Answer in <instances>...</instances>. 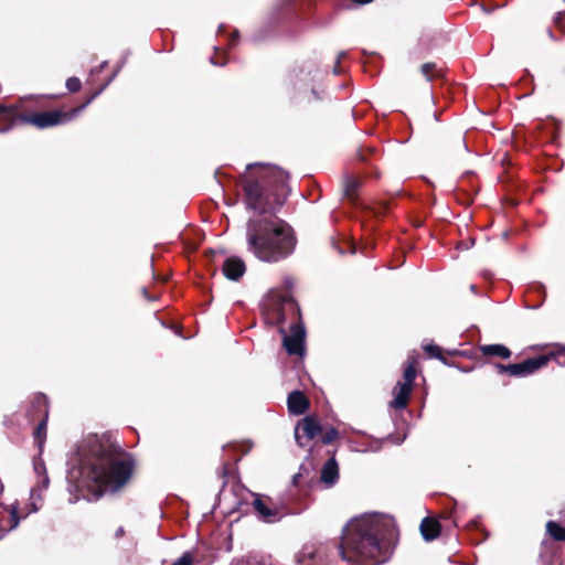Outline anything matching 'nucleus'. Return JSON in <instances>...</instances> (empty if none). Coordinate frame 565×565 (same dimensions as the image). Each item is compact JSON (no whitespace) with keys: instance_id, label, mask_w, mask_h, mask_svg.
Instances as JSON below:
<instances>
[{"instance_id":"nucleus-5","label":"nucleus","mask_w":565,"mask_h":565,"mask_svg":"<svg viewBox=\"0 0 565 565\" xmlns=\"http://www.w3.org/2000/svg\"><path fill=\"white\" fill-rule=\"evenodd\" d=\"M111 77L78 106L68 110L52 109L39 113H21L18 106L0 105V132L10 130L15 124L32 125L39 129L66 125L73 121L110 83Z\"/></svg>"},{"instance_id":"nucleus-15","label":"nucleus","mask_w":565,"mask_h":565,"mask_svg":"<svg viewBox=\"0 0 565 565\" xmlns=\"http://www.w3.org/2000/svg\"><path fill=\"white\" fill-rule=\"evenodd\" d=\"M562 557V547L558 543L544 540L541 544L540 558L543 563L553 565L557 563Z\"/></svg>"},{"instance_id":"nucleus-13","label":"nucleus","mask_w":565,"mask_h":565,"mask_svg":"<svg viewBox=\"0 0 565 565\" xmlns=\"http://www.w3.org/2000/svg\"><path fill=\"white\" fill-rule=\"evenodd\" d=\"M222 271L230 280H238L246 271V265L239 257L232 256L224 260Z\"/></svg>"},{"instance_id":"nucleus-7","label":"nucleus","mask_w":565,"mask_h":565,"mask_svg":"<svg viewBox=\"0 0 565 565\" xmlns=\"http://www.w3.org/2000/svg\"><path fill=\"white\" fill-rule=\"evenodd\" d=\"M559 353H564V351H561L559 349L552 350L548 353L541 354V355H537L534 358H529V359L524 360L523 362L515 363V364L505 365V364L495 362V363H493V366L497 370V372L500 374H508L513 377H524V376L531 375L534 372H536L537 370L546 366L547 363L552 359H554L556 355H558Z\"/></svg>"},{"instance_id":"nucleus-10","label":"nucleus","mask_w":565,"mask_h":565,"mask_svg":"<svg viewBox=\"0 0 565 565\" xmlns=\"http://www.w3.org/2000/svg\"><path fill=\"white\" fill-rule=\"evenodd\" d=\"M33 408H38L40 412L43 411V417L33 431L34 443L41 450L46 439V428L49 420V401L44 394H39L34 397Z\"/></svg>"},{"instance_id":"nucleus-8","label":"nucleus","mask_w":565,"mask_h":565,"mask_svg":"<svg viewBox=\"0 0 565 565\" xmlns=\"http://www.w3.org/2000/svg\"><path fill=\"white\" fill-rule=\"evenodd\" d=\"M252 504L258 518L267 523L278 522L284 516L290 514L287 505L274 501L273 498L268 495L255 494Z\"/></svg>"},{"instance_id":"nucleus-26","label":"nucleus","mask_w":565,"mask_h":565,"mask_svg":"<svg viewBox=\"0 0 565 565\" xmlns=\"http://www.w3.org/2000/svg\"><path fill=\"white\" fill-rule=\"evenodd\" d=\"M376 152V149L373 147H367L365 149H360L359 151V159L362 162H367L369 158L373 156Z\"/></svg>"},{"instance_id":"nucleus-21","label":"nucleus","mask_w":565,"mask_h":565,"mask_svg":"<svg viewBox=\"0 0 565 565\" xmlns=\"http://www.w3.org/2000/svg\"><path fill=\"white\" fill-rule=\"evenodd\" d=\"M417 375V360L416 358H409L407 360V363L405 365L404 372H403V382L404 384H408L409 386L414 387V381Z\"/></svg>"},{"instance_id":"nucleus-16","label":"nucleus","mask_w":565,"mask_h":565,"mask_svg":"<svg viewBox=\"0 0 565 565\" xmlns=\"http://www.w3.org/2000/svg\"><path fill=\"white\" fill-rule=\"evenodd\" d=\"M419 531L423 539L427 542H430L440 535L441 524L437 519L426 516L420 522Z\"/></svg>"},{"instance_id":"nucleus-25","label":"nucleus","mask_w":565,"mask_h":565,"mask_svg":"<svg viewBox=\"0 0 565 565\" xmlns=\"http://www.w3.org/2000/svg\"><path fill=\"white\" fill-rule=\"evenodd\" d=\"M310 471L309 469L305 468L303 466L300 467L299 469V472L296 473L294 477H292V484L295 487H298L300 488L301 487V483H302V478L305 477V475L309 476Z\"/></svg>"},{"instance_id":"nucleus-31","label":"nucleus","mask_w":565,"mask_h":565,"mask_svg":"<svg viewBox=\"0 0 565 565\" xmlns=\"http://www.w3.org/2000/svg\"><path fill=\"white\" fill-rule=\"evenodd\" d=\"M125 534H126L125 529H124L122 526H119V527L116 530V532H115V537H116L117 540H119V539L124 537V536H125Z\"/></svg>"},{"instance_id":"nucleus-4","label":"nucleus","mask_w":565,"mask_h":565,"mask_svg":"<svg viewBox=\"0 0 565 565\" xmlns=\"http://www.w3.org/2000/svg\"><path fill=\"white\" fill-rule=\"evenodd\" d=\"M260 312L266 326L278 328L287 353L302 356L306 328L297 300L289 292L273 291L262 305Z\"/></svg>"},{"instance_id":"nucleus-22","label":"nucleus","mask_w":565,"mask_h":565,"mask_svg":"<svg viewBox=\"0 0 565 565\" xmlns=\"http://www.w3.org/2000/svg\"><path fill=\"white\" fill-rule=\"evenodd\" d=\"M319 436L323 445H332L340 437V433L337 428L330 426L328 428L323 427V431Z\"/></svg>"},{"instance_id":"nucleus-3","label":"nucleus","mask_w":565,"mask_h":565,"mask_svg":"<svg viewBox=\"0 0 565 565\" xmlns=\"http://www.w3.org/2000/svg\"><path fill=\"white\" fill-rule=\"evenodd\" d=\"M390 522L377 515L354 518L343 527L339 543L342 559L358 565L382 563L381 539Z\"/></svg>"},{"instance_id":"nucleus-34","label":"nucleus","mask_w":565,"mask_h":565,"mask_svg":"<svg viewBox=\"0 0 565 565\" xmlns=\"http://www.w3.org/2000/svg\"><path fill=\"white\" fill-rule=\"evenodd\" d=\"M105 65H106V62L102 63V64L98 66V68H96V70H93V71H92V74H94V73H96V72L102 71V68H103Z\"/></svg>"},{"instance_id":"nucleus-1","label":"nucleus","mask_w":565,"mask_h":565,"mask_svg":"<svg viewBox=\"0 0 565 565\" xmlns=\"http://www.w3.org/2000/svg\"><path fill=\"white\" fill-rule=\"evenodd\" d=\"M288 178L278 167L250 163L237 180L247 209L258 213L246 223L247 249L263 262L282 260L296 247L294 230L276 215L289 192Z\"/></svg>"},{"instance_id":"nucleus-33","label":"nucleus","mask_w":565,"mask_h":565,"mask_svg":"<svg viewBox=\"0 0 565 565\" xmlns=\"http://www.w3.org/2000/svg\"><path fill=\"white\" fill-rule=\"evenodd\" d=\"M482 10L486 13H491L494 10V8H490L487 4H482Z\"/></svg>"},{"instance_id":"nucleus-30","label":"nucleus","mask_w":565,"mask_h":565,"mask_svg":"<svg viewBox=\"0 0 565 565\" xmlns=\"http://www.w3.org/2000/svg\"><path fill=\"white\" fill-rule=\"evenodd\" d=\"M344 56H345V53H344V52H341V53L339 54V56H338V60H337L335 65H334V67H333V73H334L335 75H340V74L342 73V70H341V67H340V61H341V58H342V57H344Z\"/></svg>"},{"instance_id":"nucleus-23","label":"nucleus","mask_w":565,"mask_h":565,"mask_svg":"<svg viewBox=\"0 0 565 565\" xmlns=\"http://www.w3.org/2000/svg\"><path fill=\"white\" fill-rule=\"evenodd\" d=\"M65 86L70 93H77L82 88V82L78 77H68L65 82Z\"/></svg>"},{"instance_id":"nucleus-17","label":"nucleus","mask_w":565,"mask_h":565,"mask_svg":"<svg viewBox=\"0 0 565 565\" xmlns=\"http://www.w3.org/2000/svg\"><path fill=\"white\" fill-rule=\"evenodd\" d=\"M423 349L429 358L437 359L446 365H452L450 362H448L446 354L449 356L467 355V353L465 351H459V350L445 351L441 347H439L435 343L426 344L423 347Z\"/></svg>"},{"instance_id":"nucleus-28","label":"nucleus","mask_w":565,"mask_h":565,"mask_svg":"<svg viewBox=\"0 0 565 565\" xmlns=\"http://www.w3.org/2000/svg\"><path fill=\"white\" fill-rule=\"evenodd\" d=\"M233 473V465L227 461L221 467V477L224 479V483L227 482V478Z\"/></svg>"},{"instance_id":"nucleus-14","label":"nucleus","mask_w":565,"mask_h":565,"mask_svg":"<svg viewBox=\"0 0 565 565\" xmlns=\"http://www.w3.org/2000/svg\"><path fill=\"white\" fill-rule=\"evenodd\" d=\"M335 452L337 449L328 450V455L330 458L327 460V462L322 466L321 469V481L326 484L332 486L337 482L339 479V466L335 460Z\"/></svg>"},{"instance_id":"nucleus-11","label":"nucleus","mask_w":565,"mask_h":565,"mask_svg":"<svg viewBox=\"0 0 565 565\" xmlns=\"http://www.w3.org/2000/svg\"><path fill=\"white\" fill-rule=\"evenodd\" d=\"M287 407L292 415H303L310 408V401L302 391L296 390L288 394Z\"/></svg>"},{"instance_id":"nucleus-36","label":"nucleus","mask_w":565,"mask_h":565,"mask_svg":"<svg viewBox=\"0 0 565 565\" xmlns=\"http://www.w3.org/2000/svg\"><path fill=\"white\" fill-rule=\"evenodd\" d=\"M143 294L146 297H148V291L146 289H143Z\"/></svg>"},{"instance_id":"nucleus-27","label":"nucleus","mask_w":565,"mask_h":565,"mask_svg":"<svg viewBox=\"0 0 565 565\" xmlns=\"http://www.w3.org/2000/svg\"><path fill=\"white\" fill-rule=\"evenodd\" d=\"M554 24L555 26L562 31L563 33H565V12L562 11V12H557L555 18H554Z\"/></svg>"},{"instance_id":"nucleus-29","label":"nucleus","mask_w":565,"mask_h":565,"mask_svg":"<svg viewBox=\"0 0 565 565\" xmlns=\"http://www.w3.org/2000/svg\"><path fill=\"white\" fill-rule=\"evenodd\" d=\"M364 177L365 178H374V179H380L381 177V172L380 170L377 169L376 166H373L371 164L370 168H367L364 172H363Z\"/></svg>"},{"instance_id":"nucleus-19","label":"nucleus","mask_w":565,"mask_h":565,"mask_svg":"<svg viewBox=\"0 0 565 565\" xmlns=\"http://www.w3.org/2000/svg\"><path fill=\"white\" fill-rule=\"evenodd\" d=\"M419 72L428 82L444 77V70L439 67L435 62L424 63L420 66Z\"/></svg>"},{"instance_id":"nucleus-24","label":"nucleus","mask_w":565,"mask_h":565,"mask_svg":"<svg viewBox=\"0 0 565 565\" xmlns=\"http://www.w3.org/2000/svg\"><path fill=\"white\" fill-rule=\"evenodd\" d=\"M171 565H194V556L191 552H185Z\"/></svg>"},{"instance_id":"nucleus-32","label":"nucleus","mask_w":565,"mask_h":565,"mask_svg":"<svg viewBox=\"0 0 565 565\" xmlns=\"http://www.w3.org/2000/svg\"><path fill=\"white\" fill-rule=\"evenodd\" d=\"M320 97L318 95V92L312 88L311 92H310V97L308 98V102H311V100H319Z\"/></svg>"},{"instance_id":"nucleus-35","label":"nucleus","mask_w":565,"mask_h":565,"mask_svg":"<svg viewBox=\"0 0 565 565\" xmlns=\"http://www.w3.org/2000/svg\"><path fill=\"white\" fill-rule=\"evenodd\" d=\"M238 38V32L235 31L232 35V39H231V42L234 43V41H236V39Z\"/></svg>"},{"instance_id":"nucleus-20","label":"nucleus","mask_w":565,"mask_h":565,"mask_svg":"<svg viewBox=\"0 0 565 565\" xmlns=\"http://www.w3.org/2000/svg\"><path fill=\"white\" fill-rule=\"evenodd\" d=\"M546 533L551 536V541L556 543L565 542V527L556 521H548L546 523Z\"/></svg>"},{"instance_id":"nucleus-18","label":"nucleus","mask_w":565,"mask_h":565,"mask_svg":"<svg viewBox=\"0 0 565 565\" xmlns=\"http://www.w3.org/2000/svg\"><path fill=\"white\" fill-rule=\"evenodd\" d=\"M478 351L482 356H498L508 360L512 355V351L503 344H482L478 347Z\"/></svg>"},{"instance_id":"nucleus-9","label":"nucleus","mask_w":565,"mask_h":565,"mask_svg":"<svg viewBox=\"0 0 565 565\" xmlns=\"http://www.w3.org/2000/svg\"><path fill=\"white\" fill-rule=\"evenodd\" d=\"M323 431L319 418L315 415H307L300 419L295 427V439L298 446L305 448L309 441L317 438Z\"/></svg>"},{"instance_id":"nucleus-12","label":"nucleus","mask_w":565,"mask_h":565,"mask_svg":"<svg viewBox=\"0 0 565 565\" xmlns=\"http://www.w3.org/2000/svg\"><path fill=\"white\" fill-rule=\"evenodd\" d=\"M392 393L393 399L390 402V407L396 411H402L405 409L409 403L413 387L398 381Z\"/></svg>"},{"instance_id":"nucleus-37","label":"nucleus","mask_w":565,"mask_h":565,"mask_svg":"<svg viewBox=\"0 0 565 565\" xmlns=\"http://www.w3.org/2000/svg\"><path fill=\"white\" fill-rule=\"evenodd\" d=\"M476 288H477V287H476L475 285H472V286H471V290H473V291H475V290H476Z\"/></svg>"},{"instance_id":"nucleus-6","label":"nucleus","mask_w":565,"mask_h":565,"mask_svg":"<svg viewBox=\"0 0 565 565\" xmlns=\"http://www.w3.org/2000/svg\"><path fill=\"white\" fill-rule=\"evenodd\" d=\"M363 185V178L352 173H348L343 178L342 193L343 198L350 202L351 205L372 212L375 216H384L390 210L388 201H379L374 206L365 205L361 202L359 190Z\"/></svg>"},{"instance_id":"nucleus-2","label":"nucleus","mask_w":565,"mask_h":565,"mask_svg":"<svg viewBox=\"0 0 565 565\" xmlns=\"http://www.w3.org/2000/svg\"><path fill=\"white\" fill-rule=\"evenodd\" d=\"M135 469L134 456L109 435H90L82 446L81 473L96 500L125 489Z\"/></svg>"}]
</instances>
